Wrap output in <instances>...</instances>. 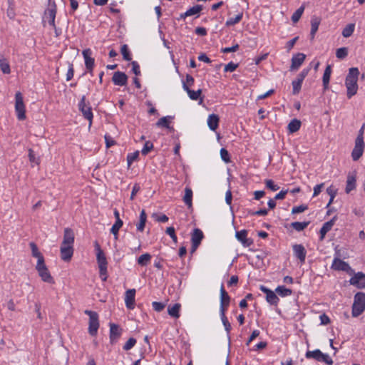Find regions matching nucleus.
Masks as SVG:
<instances>
[{
  "label": "nucleus",
  "mask_w": 365,
  "mask_h": 365,
  "mask_svg": "<svg viewBox=\"0 0 365 365\" xmlns=\"http://www.w3.org/2000/svg\"><path fill=\"white\" fill-rule=\"evenodd\" d=\"M359 71L357 68H351L345 79V86L347 91V97L351 98L358 91V78Z\"/></svg>",
  "instance_id": "f257e3e1"
},
{
  "label": "nucleus",
  "mask_w": 365,
  "mask_h": 365,
  "mask_svg": "<svg viewBox=\"0 0 365 365\" xmlns=\"http://www.w3.org/2000/svg\"><path fill=\"white\" fill-rule=\"evenodd\" d=\"M365 310V293L358 292L354 295L351 314L357 317Z\"/></svg>",
  "instance_id": "f03ea898"
},
{
  "label": "nucleus",
  "mask_w": 365,
  "mask_h": 365,
  "mask_svg": "<svg viewBox=\"0 0 365 365\" xmlns=\"http://www.w3.org/2000/svg\"><path fill=\"white\" fill-rule=\"evenodd\" d=\"M84 313L89 317L88 333L94 336L97 334L99 328L98 314L96 312L85 310Z\"/></svg>",
  "instance_id": "7ed1b4c3"
},
{
  "label": "nucleus",
  "mask_w": 365,
  "mask_h": 365,
  "mask_svg": "<svg viewBox=\"0 0 365 365\" xmlns=\"http://www.w3.org/2000/svg\"><path fill=\"white\" fill-rule=\"evenodd\" d=\"M36 269L37 270L42 281L48 284L55 283L53 277L51 275V273L45 264V261L40 260L39 262H37Z\"/></svg>",
  "instance_id": "20e7f679"
},
{
  "label": "nucleus",
  "mask_w": 365,
  "mask_h": 365,
  "mask_svg": "<svg viewBox=\"0 0 365 365\" xmlns=\"http://www.w3.org/2000/svg\"><path fill=\"white\" fill-rule=\"evenodd\" d=\"M56 14V3L54 1H51V0H48V8L45 10L43 14V22L45 23L47 21L50 26H54Z\"/></svg>",
  "instance_id": "39448f33"
},
{
  "label": "nucleus",
  "mask_w": 365,
  "mask_h": 365,
  "mask_svg": "<svg viewBox=\"0 0 365 365\" xmlns=\"http://www.w3.org/2000/svg\"><path fill=\"white\" fill-rule=\"evenodd\" d=\"M15 110L16 112L17 118L19 120L26 119V108L24 103L23 96L20 91L15 94Z\"/></svg>",
  "instance_id": "423d86ee"
},
{
  "label": "nucleus",
  "mask_w": 365,
  "mask_h": 365,
  "mask_svg": "<svg viewBox=\"0 0 365 365\" xmlns=\"http://www.w3.org/2000/svg\"><path fill=\"white\" fill-rule=\"evenodd\" d=\"M78 108L80 111L82 113L83 117L89 121V126L92 124V120L93 118V115L92 113L91 107L90 106L89 103L88 104L86 103V96H83L79 103Z\"/></svg>",
  "instance_id": "0eeeda50"
},
{
  "label": "nucleus",
  "mask_w": 365,
  "mask_h": 365,
  "mask_svg": "<svg viewBox=\"0 0 365 365\" xmlns=\"http://www.w3.org/2000/svg\"><path fill=\"white\" fill-rule=\"evenodd\" d=\"M331 269L338 271H344L350 274L354 273V270L349 264L346 262L340 259L338 257H334L333 259Z\"/></svg>",
  "instance_id": "6e6552de"
},
{
  "label": "nucleus",
  "mask_w": 365,
  "mask_h": 365,
  "mask_svg": "<svg viewBox=\"0 0 365 365\" xmlns=\"http://www.w3.org/2000/svg\"><path fill=\"white\" fill-rule=\"evenodd\" d=\"M204 237L203 232L198 228H195L193 230V232L191 235V242H192V249L191 253L195 252L199 245L201 243L202 240Z\"/></svg>",
  "instance_id": "1a4fd4ad"
},
{
  "label": "nucleus",
  "mask_w": 365,
  "mask_h": 365,
  "mask_svg": "<svg viewBox=\"0 0 365 365\" xmlns=\"http://www.w3.org/2000/svg\"><path fill=\"white\" fill-rule=\"evenodd\" d=\"M349 283L358 289H365V274L361 272L355 273L349 279Z\"/></svg>",
  "instance_id": "9d476101"
},
{
  "label": "nucleus",
  "mask_w": 365,
  "mask_h": 365,
  "mask_svg": "<svg viewBox=\"0 0 365 365\" xmlns=\"http://www.w3.org/2000/svg\"><path fill=\"white\" fill-rule=\"evenodd\" d=\"M364 146V140H355L354 148L351 152V158L354 161L358 160L362 156Z\"/></svg>",
  "instance_id": "9b49d317"
},
{
  "label": "nucleus",
  "mask_w": 365,
  "mask_h": 365,
  "mask_svg": "<svg viewBox=\"0 0 365 365\" xmlns=\"http://www.w3.org/2000/svg\"><path fill=\"white\" fill-rule=\"evenodd\" d=\"M122 334V329L115 324H110V341L115 344L120 338Z\"/></svg>",
  "instance_id": "f8f14e48"
},
{
  "label": "nucleus",
  "mask_w": 365,
  "mask_h": 365,
  "mask_svg": "<svg viewBox=\"0 0 365 365\" xmlns=\"http://www.w3.org/2000/svg\"><path fill=\"white\" fill-rule=\"evenodd\" d=\"M184 91H185L189 98L192 101H199L198 103L200 105L203 102V97H202V90L197 89V91L191 90L185 83H184Z\"/></svg>",
  "instance_id": "ddd939ff"
},
{
  "label": "nucleus",
  "mask_w": 365,
  "mask_h": 365,
  "mask_svg": "<svg viewBox=\"0 0 365 365\" xmlns=\"http://www.w3.org/2000/svg\"><path fill=\"white\" fill-rule=\"evenodd\" d=\"M112 81L115 86H125L128 82V76L121 71H116L113 73Z\"/></svg>",
  "instance_id": "4468645a"
},
{
  "label": "nucleus",
  "mask_w": 365,
  "mask_h": 365,
  "mask_svg": "<svg viewBox=\"0 0 365 365\" xmlns=\"http://www.w3.org/2000/svg\"><path fill=\"white\" fill-rule=\"evenodd\" d=\"M82 54L85 60V65L89 72H92L95 60L91 57L92 51L90 48H86L83 51Z\"/></svg>",
  "instance_id": "2eb2a0df"
},
{
  "label": "nucleus",
  "mask_w": 365,
  "mask_h": 365,
  "mask_svg": "<svg viewBox=\"0 0 365 365\" xmlns=\"http://www.w3.org/2000/svg\"><path fill=\"white\" fill-rule=\"evenodd\" d=\"M60 252L61 259L65 262H68L71 260L73 254V246L61 245Z\"/></svg>",
  "instance_id": "dca6fc26"
},
{
  "label": "nucleus",
  "mask_w": 365,
  "mask_h": 365,
  "mask_svg": "<svg viewBox=\"0 0 365 365\" xmlns=\"http://www.w3.org/2000/svg\"><path fill=\"white\" fill-rule=\"evenodd\" d=\"M294 256L300 261L301 263L305 262L307 251L302 245H294L292 246Z\"/></svg>",
  "instance_id": "f3484780"
},
{
  "label": "nucleus",
  "mask_w": 365,
  "mask_h": 365,
  "mask_svg": "<svg viewBox=\"0 0 365 365\" xmlns=\"http://www.w3.org/2000/svg\"><path fill=\"white\" fill-rule=\"evenodd\" d=\"M306 56L302 53H298L294 55L292 58V64L290 66L291 71L297 70L301 65L304 63Z\"/></svg>",
  "instance_id": "a211bd4d"
},
{
  "label": "nucleus",
  "mask_w": 365,
  "mask_h": 365,
  "mask_svg": "<svg viewBox=\"0 0 365 365\" xmlns=\"http://www.w3.org/2000/svg\"><path fill=\"white\" fill-rule=\"evenodd\" d=\"M261 291L266 294V299L268 303L272 305H277L279 302V298L276 293L269 289L262 286L260 288Z\"/></svg>",
  "instance_id": "6ab92c4d"
},
{
  "label": "nucleus",
  "mask_w": 365,
  "mask_h": 365,
  "mask_svg": "<svg viewBox=\"0 0 365 365\" xmlns=\"http://www.w3.org/2000/svg\"><path fill=\"white\" fill-rule=\"evenodd\" d=\"M235 237L237 240L245 247H249L252 244V240L247 238V231L246 230H242L236 232Z\"/></svg>",
  "instance_id": "aec40b11"
},
{
  "label": "nucleus",
  "mask_w": 365,
  "mask_h": 365,
  "mask_svg": "<svg viewBox=\"0 0 365 365\" xmlns=\"http://www.w3.org/2000/svg\"><path fill=\"white\" fill-rule=\"evenodd\" d=\"M74 232L72 229L67 227L64 229L63 239L61 245L73 246Z\"/></svg>",
  "instance_id": "412c9836"
},
{
  "label": "nucleus",
  "mask_w": 365,
  "mask_h": 365,
  "mask_svg": "<svg viewBox=\"0 0 365 365\" xmlns=\"http://www.w3.org/2000/svg\"><path fill=\"white\" fill-rule=\"evenodd\" d=\"M230 297L227 292L225 291L223 285L220 287V309H222L223 311H226L227 308L230 304Z\"/></svg>",
  "instance_id": "4be33fe9"
},
{
  "label": "nucleus",
  "mask_w": 365,
  "mask_h": 365,
  "mask_svg": "<svg viewBox=\"0 0 365 365\" xmlns=\"http://www.w3.org/2000/svg\"><path fill=\"white\" fill-rule=\"evenodd\" d=\"M135 289H131L125 292V302L127 308L133 309L135 304Z\"/></svg>",
  "instance_id": "5701e85b"
},
{
  "label": "nucleus",
  "mask_w": 365,
  "mask_h": 365,
  "mask_svg": "<svg viewBox=\"0 0 365 365\" xmlns=\"http://www.w3.org/2000/svg\"><path fill=\"white\" fill-rule=\"evenodd\" d=\"M321 23V18L317 16H312L311 18V31L310 36L313 39L315 36L317 31H318L319 26Z\"/></svg>",
  "instance_id": "b1692460"
},
{
  "label": "nucleus",
  "mask_w": 365,
  "mask_h": 365,
  "mask_svg": "<svg viewBox=\"0 0 365 365\" xmlns=\"http://www.w3.org/2000/svg\"><path fill=\"white\" fill-rule=\"evenodd\" d=\"M202 9V6L201 5H195L192 7L187 9L185 12H184V19L187 16H195L197 18L200 16V13Z\"/></svg>",
  "instance_id": "393cba45"
},
{
  "label": "nucleus",
  "mask_w": 365,
  "mask_h": 365,
  "mask_svg": "<svg viewBox=\"0 0 365 365\" xmlns=\"http://www.w3.org/2000/svg\"><path fill=\"white\" fill-rule=\"evenodd\" d=\"M192 191L191 188L186 187L184 194V203L187 206L188 209L192 210Z\"/></svg>",
  "instance_id": "a878e982"
},
{
  "label": "nucleus",
  "mask_w": 365,
  "mask_h": 365,
  "mask_svg": "<svg viewBox=\"0 0 365 365\" xmlns=\"http://www.w3.org/2000/svg\"><path fill=\"white\" fill-rule=\"evenodd\" d=\"M218 123H219V118L217 115H215V114L209 115L208 118H207V125L211 130L215 131L218 127Z\"/></svg>",
  "instance_id": "bb28decb"
},
{
  "label": "nucleus",
  "mask_w": 365,
  "mask_h": 365,
  "mask_svg": "<svg viewBox=\"0 0 365 365\" xmlns=\"http://www.w3.org/2000/svg\"><path fill=\"white\" fill-rule=\"evenodd\" d=\"M356 188V177L354 175H349L346 180V185L345 191L349 193Z\"/></svg>",
  "instance_id": "cd10ccee"
},
{
  "label": "nucleus",
  "mask_w": 365,
  "mask_h": 365,
  "mask_svg": "<svg viewBox=\"0 0 365 365\" xmlns=\"http://www.w3.org/2000/svg\"><path fill=\"white\" fill-rule=\"evenodd\" d=\"M331 67L330 65H328L325 68V71H324V75H323V78H322V82H323V86H324V89L328 88L329 81H330V77H331Z\"/></svg>",
  "instance_id": "c85d7f7f"
},
{
  "label": "nucleus",
  "mask_w": 365,
  "mask_h": 365,
  "mask_svg": "<svg viewBox=\"0 0 365 365\" xmlns=\"http://www.w3.org/2000/svg\"><path fill=\"white\" fill-rule=\"evenodd\" d=\"M147 221V215L145 210H142L140 214L139 222L137 224V230L143 232Z\"/></svg>",
  "instance_id": "c756f323"
},
{
  "label": "nucleus",
  "mask_w": 365,
  "mask_h": 365,
  "mask_svg": "<svg viewBox=\"0 0 365 365\" xmlns=\"http://www.w3.org/2000/svg\"><path fill=\"white\" fill-rule=\"evenodd\" d=\"M29 245L31 249V255L34 257L38 259L37 262H39L40 260L44 261V257L38 250L37 245L34 242H30Z\"/></svg>",
  "instance_id": "7c9ffc66"
},
{
  "label": "nucleus",
  "mask_w": 365,
  "mask_h": 365,
  "mask_svg": "<svg viewBox=\"0 0 365 365\" xmlns=\"http://www.w3.org/2000/svg\"><path fill=\"white\" fill-rule=\"evenodd\" d=\"M220 318H221L222 324L225 327V329L227 335L229 336L230 330H231V324L229 322L227 317L225 316V311H223L222 309H220Z\"/></svg>",
  "instance_id": "2f4dec72"
},
{
  "label": "nucleus",
  "mask_w": 365,
  "mask_h": 365,
  "mask_svg": "<svg viewBox=\"0 0 365 365\" xmlns=\"http://www.w3.org/2000/svg\"><path fill=\"white\" fill-rule=\"evenodd\" d=\"M334 225V220H331L322 225V228L320 229V238L321 240H323L326 235V234L331 230Z\"/></svg>",
  "instance_id": "473e14b6"
},
{
  "label": "nucleus",
  "mask_w": 365,
  "mask_h": 365,
  "mask_svg": "<svg viewBox=\"0 0 365 365\" xmlns=\"http://www.w3.org/2000/svg\"><path fill=\"white\" fill-rule=\"evenodd\" d=\"M180 307L181 305L179 303H176L173 306L169 307L168 309V314L172 317L179 318Z\"/></svg>",
  "instance_id": "72a5a7b5"
},
{
  "label": "nucleus",
  "mask_w": 365,
  "mask_h": 365,
  "mask_svg": "<svg viewBox=\"0 0 365 365\" xmlns=\"http://www.w3.org/2000/svg\"><path fill=\"white\" fill-rule=\"evenodd\" d=\"M0 69L4 74H9L11 73L9 63L3 56H0Z\"/></svg>",
  "instance_id": "f704fd0d"
},
{
  "label": "nucleus",
  "mask_w": 365,
  "mask_h": 365,
  "mask_svg": "<svg viewBox=\"0 0 365 365\" xmlns=\"http://www.w3.org/2000/svg\"><path fill=\"white\" fill-rule=\"evenodd\" d=\"M323 352H322L319 349H315L314 351H307L305 356L307 359H314L315 360L319 361L321 357L322 356Z\"/></svg>",
  "instance_id": "c9c22d12"
},
{
  "label": "nucleus",
  "mask_w": 365,
  "mask_h": 365,
  "mask_svg": "<svg viewBox=\"0 0 365 365\" xmlns=\"http://www.w3.org/2000/svg\"><path fill=\"white\" fill-rule=\"evenodd\" d=\"M275 292L277 294H279L282 297L290 296L292 293V289H288V288L285 287L284 286H278L276 288Z\"/></svg>",
  "instance_id": "e433bc0d"
},
{
  "label": "nucleus",
  "mask_w": 365,
  "mask_h": 365,
  "mask_svg": "<svg viewBox=\"0 0 365 365\" xmlns=\"http://www.w3.org/2000/svg\"><path fill=\"white\" fill-rule=\"evenodd\" d=\"M301 122L297 119H293L288 124V130L291 133H295L299 130Z\"/></svg>",
  "instance_id": "4c0bfd02"
},
{
  "label": "nucleus",
  "mask_w": 365,
  "mask_h": 365,
  "mask_svg": "<svg viewBox=\"0 0 365 365\" xmlns=\"http://www.w3.org/2000/svg\"><path fill=\"white\" fill-rule=\"evenodd\" d=\"M354 29H355V24H349L342 30V36L344 38L350 37L353 34Z\"/></svg>",
  "instance_id": "58836bf2"
},
{
  "label": "nucleus",
  "mask_w": 365,
  "mask_h": 365,
  "mask_svg": "<svg viewBox=\"0 0 365 365\" xmlns=\"http://www.w3.org/2000/svg\"><path fill=\"white\" fill-rule=\"evenodd\" d=\"M305 6L302 4L299 9H297L292 16V21L293 23H297L300 19L304 11Z\"/></svg>",
  "instance_id": "ea45409f"
},
{
  "label": "nucleus",
  "mask_w": 365,
  "mask_h": 365,
  "mask_svg": "<svg viewBox=\"0 0 365 365\" xmlns=\"http://www.w3.org/2000/svg\"><path fill=\"white\" fill-rule=\"evenodd\" d=\"M123 222L122 220H115V222L113 224L110 229V232L114 235L115 239H118V231L123 226Z\"/></svg>",
  "instance_id": "a19ab883"
},
{
  "label": "nucleus",
  "mask_w": 365,
  "mask_h": 365,
  "mask_svg": "<svg viewBox=\"0 0 365 365\" xmlns=\"http://www.w3.org/2000/svg\"><path fill=\"white\" fill-rule=\"evenodd\" d=\"M97 262L98 264V267H107L108 262L105 254L103 252H100L99 253H96Z\"/></svg>",
  "instance_id": "79ce46f5"
},
{
  "label": "nucleus",
  "mask_w": 365,
  "mask_h": 365,
  "mask_svg": "<svg viewBox=\"0 0 365 365\" xmlns=\"http://www.w3.org/2000/svg\"><path fill=\"white\" fill-rule=\"evenodd\" d=\"M242 13L237 14L235 17H230L226 21V26H230L237 24L242 19Z\"/></svg>",
  "instance_id": "37998d69"
},
{
  "label": "nucleus",
  "mask_w": 365,
  "mask_h": 365,
  "mask_svg": "<svg viewBox=\"0 0 365 365\" xmlns=\"http://www.w3.org/2000/svg\"><path fill=\"white\" fill-rule=\"evenodd\" d=\"M308 225V222H294L291 224V227L295 230L299 232L304 230Z\"/></svg>",
  "instance_id": "c03bdc74"
},
{
  "label": "nucleus",
  "mask_w": 365,
  "mask_h": 365,
  "mask_svg": "<svg viewBox=\"0 0 365 365\" xmlns=\"http://www.w3.org/2000/svg\"><path fill=\"white\" fill-rule=\"evenodd\" d=\"M151 255L148 253L140 255L138 259V263L141 266H145L150 262Z\"/></svg>",
  "instance_id": "a18cd8bd"
},
{
  "label": "nucleus",
  "mask_w": 365,
  "mask_h": 365,
  "mask_svg": "<svg viewBox=\"0 0 365 365\" xmlns=\"http://www.w3.org/2000/svg\"><path fill=\"white\" fill-rule=\"evenodd\" d=\"M120 52H121V54H122L123 58L124 60L128 61H131V59H132L131 55H130V51L128 50V46L126 44H123L121 46Z\"/></svg>",
  "instance_id": "49530a36"
},
{
  "label": "nucleus",
  "mask_w": 365,
  "mask_h": 365,
  "mask_svg": "<svg viewBox=\"0 0 365 365\" xmlns=\"http://www.w3.org/2000/svg\"><path fill=\"white\" fill-rule=\"evenodd\" d=\"M138 156H139V151H138V150L134 152V153H129L128 155V156H127V162H128V167H130L131 165V164L133 163V161L137 160Z\"/></svg>",
  "instance_id": "de8ad7c7"
},
{
  "label": "nucleus",
  "mask_w": 365,
  "mask_h": 365,
  "mask_svg": "<svg viewBox=\"0 0 365 365\" xmlns=\"http://www.w3.org/2000/svg\"><path fill=\"white\" fill-rule=\"evenodd\" d=\"M220 153V157L225 163H228L230 162V154L225 148H221Z\"/></svg>",
  "instance_id": "09e8293b"
},
{
  "label": "nucleus",
  "mask_w": 365,
  "mask_h": 365,
  "mask_svg": "<svg viewBox=\"0 0 365 365\" xmlns=\"http://www.w3.org/2000/svg\"><path fill=\"white\" fill-rule=\"evenodd\" d=\"M348 55L347 48L345 47L339 48L336 51V56L338 58H344Z\"/></svg>",
  "instance_id": "8fccbe9b"
},
{
  "label": "nucleus",
  "mask_w": 365,
  "mask_h": 365,
  "mask_svg": "<svg viewBox=\"0 0 365 365\" xmlns=\"http://www.w3.org/2000/svg\"><path fill=\"white\" fill-rule=\"evenodd\" d=\"M152 217L159 222H165L168 220V216L165 214L159 215L158 213H153Z\"/></svg>",
  "instance_id": "3c124183"
},
{
  "label": "nucleus",
  "mask_w": 365,
  "mask_h": 365,
  "mask_svg": "<svg viewBox=\"0 0 365 365\" xmlns=\"http://www.w3.org/2000/svg\"><path fill=\"white\" fill-rule=\"evenodd\" d=\"M136 344V339L131 337L130 338L123 346V349L128 351L132 349Z\"/></svg>",
  "instance_id": "603ef678"
},
{
  "label": "nucleus",
  "mask_w": 365,
  "mask_h": 365,
  "mask_svg": "<svg viewBox=\"0 0 365 365\" xmlns=\"http://www.w3.org/2000/svg\"><path fill=\"white\" fill-rule=\"evenodd\" d=\"M265 185L268 189L272 191H277L279 189V187L277 185L274 184L272 180H266Z\"/></svg>",
  "instance_id": "864d4df0"
},
{
  "label": "nucleus",
  "mask_w": 365,
  "mask_h": 365,
  "mask_svg": "<svg viewBox=\"0 0 365 365\" xmlns=\"http://www.w3.org/2000/svg\"><path fill=\"white\" fill-rule=\"evenodd\" d=\"M166 234L170 236L173 241L176 244L178 242V238L175 232V228L173 227H169L165 230Z\"/></svg>",
  "instance_id": "5fc2aeb1"
},
{
  "label": "nucleus",
  "mask_w": 365,
  "mask_h": 365,
  "mask_svg": "<svg viewBox=\"0 0 365 365\" xmlns=\"http://www.w3.org/2000/svg\"><path fill=\"white\" fill-rule=\"evenodd\" d=\"M153 148V145L150 141L145 142L141 153L143 155H147Z\"/></svg>",
  "instance_id": "6e6d98bb"
},
{
  "label": "nucleus",
  "mask_w": 365,
  "mask_h": 365,
  "mask_svg": "<svg viewBox=\"0 0 365 365\" xmlns=\"http://www.w3.org/2000/svg\"><path fill=\"white\" fill-rule=\"evenodd\" d=\"M156 125L160 127H165L167 128H169V120L168 117H163L159 119V120L157 122Z\"/></svg>",
  "instance_id": "4d7b16f0"
},
{
  "label": "nucleus",
  "mask_w": 365,
  "mask_h": 365,
  "mask_svg": "<svg viewBox=\"0 0 365 365\" xmlns=\"http://www.w3.org/2000/svg\"><path fill=\"white\" fill-rule=\"evenodd\" d=\"M292 93L294 95L298 94L301 90L302 84L296 81L295 80H294L292 83Z\"/></svg>",
  "instance_id": "13d9d810"
},
{
  "label": "nucleus",
  "mask_w": 365,
  "mask_h": 365,
  "mask_svg": "<svg viewBox=\"0 0 365 365\" xmlns=\"http://www.w3.org/2000/svg\"><path fill=\"white\" fill-rule=\"evenodd\" d=\"M153 308L156 312H161L165 307V304L163 302H153L152 303Z\"/></svg>",
  "instance_id": "bf43d9fd"
},
{
  "label": "nucleus",
  "mask_w": 365,
  "mask_h": 365,
  "mask_svg": "<svg viewBox=\"0 0 365 365\" xmlns=\"http://www.w3.org/2000/svg\"><path fill=\"white\" fill-rule=\"evenodd\" d=\"M237 66L238 65L237 63H235L233 62H230L227 65H225V66L224 68V71L225 72H232L236 70V68H237Z\"/></svg>",
  "instance_id": "052dcab7"
},
{
  "label": "nucleus",
  "mask_w": 365,
  "mask_h": 365,
  "mask_svg": "<svg viewBox=\"0 0 365 365\" xmlns=\"http://www.w3.org/2000/svg\"><path fill=\"white\" fill-rule=\"evenodd\" d=\"M319 361L324 362L327 365H332L333 364L332 359L327 354H324L323 353Z\"/></svg>",
  "instance_id": "680f3d73"
},
{
  "label": "nucleus",
  "mask_w": 365,
  "mask_h": 365,
  "mask_svg": "<svg viewBox=\"0 0 365 365\" xmlns=\"http://www.w3.org/2000/svg\"><path fill=\"white\" fill-rule=\"evenodd\" d=\"M132 71L135 76H140V66L137 61H132Z\"/></svg>",
  "instance_id": "e2e57ef3"
},
{
  "label": "nucleus",
  "mask_w": 365,
  "mask_h": 365,
  "mask_svg": "<svg viewBox=\"0 0 365 365\" xmlns=\"http://www.w3.org/2000/svg\"><path fill=\"white\" fill-rule=\"evenodd\" d=\"M306 210H307V205H302L299 206H295L292 208V214L300 213V212H303Z\"/></svg>",
  "instance_id": "0e129e2a"
},
{
  "label": "nucleus",
  "mask_w": 365,
  "mask_h": 365,
  "mask_svg": "<svg viewBox=\"0 0 365 365\" xmlns=\"http://www.w3.org/2000/svg\"><path fill=\"white\" fill-rule=\"evenodd\" d=\"M239 45L236 43L235 45L231 46V47H225L222 48V52L225 53H231V52H235L238 50Z\"/></svg>",
  "instance_id": "69168bd1"
},
{
  "label": "nucleus",
  "mask_w": 365,
  "mask_h": 365,
  "mask_svg": "<svg viewBox=\"0 0 365 365\" xmlns=\"http://www.w3.org/2000/svg\"><path fill=\"white\" fill-rule=\"evenodd\" d=\"M104 138L107 148H110L115 143V140L110 135H105Z\"/></svg>",
  "instance_id": "338daca9"
},
{
  "label": "nucleus",
  "mask_w": 365,
  "mask_h": 365,
  "mask_svg": "<svg viewBox=\"0 0 365 365\" xmlns=\"http://www.w3.org/2000/svg\"><path fill=\"white\" fill-rule=\"evenodd\" d=\"M324 183L318 184L314 187L313 197H317L322 191Z\"/></svg>",
  "instance_id": "774afa93"
}]
</instances>
